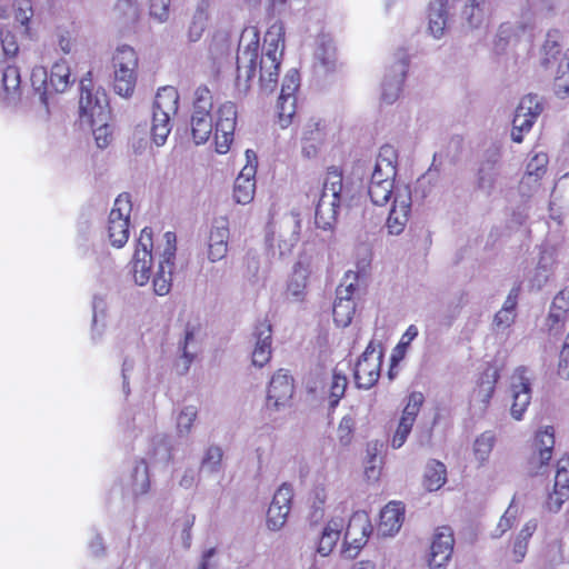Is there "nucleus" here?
Here are the masks:
<instances>
[{
    "label": "nucleus",
    "instance_id": "f257e3e1",
    "mask_svg": "<svg viewBox=\"0 0 569 569\" xmlns=\"http://www.w3.org/2000/svg\"><path fill=\"white\" fill-rule=\"evenodd\" d=\"M284 50V28L274 22L267 30L262 52L259 54L257 31L243 33L237 53L236 88L246 94L259 68V88L262 94H270L278 84L279 69Z\"/></svg>",
    "mask_w": 569,
    "mask_h": 569
},
{
    "label": "nucleus",
    "instance_id": "f03ea898",
    "mask_svg": "<svg viewBox=\"0 0 569 569\" xmlns=\"http://www.w3.org/2000/svg\"><path fill=\"white\" fill-rule=\"evenodd\" d=\"M347 202L342 173L331 168L326 176L321 197L316 208L315 222L319 229H335L339 208Z\"/></svg>",
    "mask_w": 569,
    "mask_h": 569
},
{
    "label": "nucleus",
    "instance_id": "7ed1b4c3",
    "mask_svg": "<svg viewBox=\"0 0 569 569\" xmlns=\"http://www.w3.org/2000/svg\"><path fill=\"white\" fill-rule=\"evenodd\" d=\"M114 68L113 89L123 98L132 96L137 82L138 58L129 46L117 48L112 58Z\"/></svg>",
    "mask_w": 569,
    "mask_h": 569
},
{
    "label": "nucleus",
    "instance_id": "20e7f679",
    "mask_svg": "<svg viewBox=\"0 0 569 569\" xmlns=\"http://www.w3.org/2000/svg\"><path fill=\"white\" fill-rule=\"evenodd\" d=\"M91 72L87 73L80 82L79 110L82 122L98 120L99 122L110 119L108 96L103 89H93Z\"/></svg>",
    "mask_w": 569,
    "mask_h": 569
},
{
    "label": "nucleus",
    "instance_id": "39448f33",
    "mask_svg": "<svg viewBox=\"0 0 569 569\" xmlns=\"http://www.w3.org/2000/svg\"><path fill=\"white\" fill-rule=\"evenodd\" d=\"M212 96L208 88L199 87L194 92L193 111L191 114V133L197 144L208 141L212 133L213 120L210 113Z\"/></svg>",
    "mask_w": 569,
    "mask_h": 569
},
{
    "label": "nucleus",
    "instance_id": "423d86ee",
    "mask_svg": "<svg viewBox=\"0 0 569 569\" xmlns=\"http://www.w3.org/2000/svg\"><path fill=\"white\" fill-rule=\"evenodd\" d=\"M382 357L381 343L370 341L356 363L353 376L358 388L368 390L378 382Z\"/></svg>",
    "mask_w": 569,
    "mask_h": 569
},
{
    "label": "nucleus",
    "instance_id": "0eeeda50",
    "mask_svg": "<svg viewBox=\"0 0 569 569\" xmlns=\"http://www.w3.org/2000/svg\"><path fill=\"white\" fill-rule=\"evenodd\" d=\"M132 204L128 193L119 194L108 220V237L116 248H122L129 239V219Z\"/></svg>",
    "mask_w": 569,
    "mask_h": 569
},
{
    "label": "nucleus",
    "instance_id": "6e6552de",
    "mask_svg": "<svg viewBox=\"0 0 569 569\" xmlns=\"http://www.w3.org/2000/svg\"><path fill=\"white\" fill-rule=\"evenodd\" d=\"M164 244L160 252L158 271L153 278V291L158 296H166L172 286V270L177 252V237L174 232L163 234Z\"/></svg>",
    "mask_w": 569,
    "mask_h": 569
},
{
    "label": "nucleus",
    "instance_id": "1a4fd4ad",
    "mask_svg": "<svg viewBox=\"0 0 569 569\" xmlns=\"http://www.w3.org/2000/svg\"><path fill=\"white\" fill-rule=\"evenodd\" d=\"M152 230L144 227L137 241V247L132 258V276L134 283L142 287L146 286L151 277L152 270Z\"/></svg>",
    "mask_w": 569,
    "mask_h": 569
},
{
    "label": "nucleus",
    "instance_id": "9d476101",
    "mask_svg": "<svg viewBox=\"0 0 569 569\" xmlns=\"http://www.w3.org/2000/svg\"><path fill=\"white\" fill-rule=\"evenodd\" d=\"M542 110L541 99L537 94L529 93L522 97L512 120V141L517 143L522 142L523 133L530 131Z\"/></svg>",
    "mask_w": 569,
    "mask_h": 569
},
{
    "label": "nucleus",
    "instance_id": "9b49d317",
    "mask_svg": "<svg viewBox=\"0 0 569 569\" xmlns=\"http://www.w3.org/2000/svg\"><path fill=\"white\" fill-rule=\"evenodd\" d=\"M300 86V77L296 69H290L283 77L280 96L277 102L279 123L287 128L296 114V91Z\"/></svg>",
    "mask_w": 569,
    "mask_h": 569
},
{
    "label": "nucleus",
    "instance_id": "f8f14e48",
    "mask_svg": "<svg viewBox=\"0 0 569 569\" xmlns=\"http://www.w3.org/2000/svg\"><path fill=\"white\" fill-rule=\"evenodd\" d=\"M408 54L400 50L397 53L396 61L387 69L381 82V100L387 104H392L399 97L401 86L407 74Z\"/></svg>",
    "mask_w": 569,
    "mask_h": 569
},
{
    "label": "nucleus",
    "instance_id": "ddd939ff",
    "mask_svg": "<svg viewBox=\"0 0 569 569\" xmlns=\"http://www.w3.org/2000/svg\"><path fill=\"white\" fill-rule=\"evenodd\" d=\"M301 216L297 211L284 214L278 222L277 232H272V237L268 236V241L274 240L277 234L278 249L280 257L290 254L300 240L301 233Z\"/></svg>",
    "mask_w": 569,
    "mask_h": 569
},
{
    "label": "nucleus",
    "instance_id": "4468645a",
    "mask_svg": "<svg viewBox=\"0 0 569 569\" xmlns=\"http://www.w3.org/2000/svg\"><path fill=\"white\" fill-rule=\"evenodd\" d=\"M528 370L519 367L510 378V397L512 399L510 413L515 420H521L531 401V382Z\"/></svg>",
    "mask_w": 569,
    "mask_h": 569
},
{
    "label": "nucleus",
    "instance_id": "2eb2a0df",
    "mask_svg": "<svg viewBox=\"0 0 569 569\" xmlns=\"http://www.w3.org/2000/svg\"><path fill=\"white\" fill-rule=\"evenodd\" d=\"M411 190L408 186L399 187L395 192V200L387 218L388 232L399 236L406 228L411 212Z\"/></svg>",
    "mask_w": 569,
    "mask_h": 569
},
{
    "label": "nucleus",
    "instance_id": "dca6fc26",
    "mask_svg": "<svg viewBox=\"0 0 569 569\" xmlns=\"http://www.w3.org/2000/svg\"><path fill=\"white\" fill-rule=\"evenodd\" d=\"M237 121L236 104L228 101L220 106L216 120V150L219 153H226L229 150L233 139V132Z\"/></svg>",
    "mask_w": 569,
    "mask_h": 569
},
{
    "label": "nucleus",
    "instance_id": "f3484780",
    "mask_svg": "<svg viewBox=\"0 0 569 569\" xmlns=\"http://www.w3.org/2000/svg\"><path fill=\"white\" fill-rule=\"evenodd\" d=\"M455 538L450 527L442 526L437 528L428 558L430 569H445L451 559Z\"/></svg>",
    "mask_w": 569,
    "mask_h": 569
},
{
    "label": "nucleus",
    "instance_id": "a211bd4d",
    "mask_svg": "<svg viewBox=\"0 0 569 569\" xmlns=\"http://www.w3.org/2000/svg\"><path fill=\"white\" fill-rule=\"evenodd\" d=\"M293 395L291 377L282 369L274 373L270 380L266 408L267 410L279 411L289 405Z\"/></svg>",
    "mask_w": 569,
    "mask_h": 569
},
{
    "label": "nucleus",
    "instance_id": "6ab92c4d",
    "mask_svg": "<svg viewBox=\"0 0 569 569\" xmlns=\"http://www.w3.org/2000/svg\"><path fill=\"white\" fill-rule=\"evenodd\" d=\"M293 491L291 486L283 483L276 491L267 512V525L271 530H280L291 509Z\"/></svg>",
    "mask_w": 569,
    "mask_h": 569
},
{
    "label": "nucleus",
    "instance_id": "aec40b11",
    "mask_svg": "<svg viewBox=\"0 0 569 569\" xmlns=\"http://www.w3.org/2000/svg\"><path fill=\"white\" fill-rule=\"evenodd\" d=\"M372 526L370 518L366 511H356L347 526L345 541L356 550L361 549L370 533Z\"/></svg>",
    "mask_w": 569,
    "mask_h": 569
},
{
    "label": "nucleus",
    "instance_id": "412c9836",
    "mask_svg": "<svg viewBox=\"0 0 569 569\" xmlns=\"http://www.w3.org/2000/svg\"><path fill=\"white\" fill-rule=\"evenodd\" d=\"M548 162V156L543 152L535 154L529 160L519 186L522 196L529 197L538 188L539 180L546 173Z\"/></svg>",
    "mask_w": 569,
    "mask_h": 569
},
{
    "label": "nucleus",
    "instance_id": "4be33fe9",
    "mask_svg": "<svg viewBox=\"0 0 569 569\" xmlns=\"http://www.w3.org/2000/svg\"><path fill=\"white\" fill-rule=\"evenodd\" d=\"M254 348L252 351V363L256 367H263L271 359V341L272 330L271 325L260 322L253 331Z\"/></svg>",
    "mask_w": 569,
    "mask_h": 569
},
{
    "label": "nucleus",
    "instance_id": "5701e85b",
    "mask_svg": "<svg viewBox=\"0 0 569 569\" xmlns=\"http://www.w3.org/2000/svg\"><path fill=\"white\" fill-rule=\"evenodd\" d=\"M449 0H430L428 6V31L435 39L445 36L449 21Z\"/></svg>",
    "mask_w": 569,
    "mask_h": 569
},
{
    "label": "nucleus",
    "instance_id": "b1692460",
    "mask_svg": "<svg viewBox=\"0 0 569 569\" xmlns=\"http://www.w3.org/2000/svg\"><path fill=\"white\" fill-rule=\"evenodd\" d=\"M569 458L560 459L557 463L553 493L550 495L548 506L550 510L558 511L565 499L569 497V476L567 468Z\"/></svg>",
    "mask_w": 569,
    "mask_h": 569
},
{
    "label": "nucleus",
    "instance_id": "393cba45",
    "mask_svg": "<svg viewBox=\"0 0 569 569\" xmlns=\"http://www.w3.org/2000/svg\"><path fill=\"white\" fill-rule=\"evenodd\" d=\"M405 508L400 502H389L380 512L378 531L381 536H393L398 532L403 522Z\"/></svg>",
    "mask_w": 569,
    "mask_h": 569
},
{
    "label": "nucleus",
    "instance_id": "a878e982",
    "mask_svg": "<svg viewBox=\"0 0 569 569\" xmlns=\"http://www.w3.org/2000/svg\"><path fill=\"white\" fill-rule=\"evenodd\" d=\"M499 177V170L495 160H483L480 162L475 179V190L490 197Z\"/></svg>",
    "mask_w": 569,
    "mask_h": 569
},
{
    "label": "nucleus",
    "instance_id": "bb28decb",
    "mask_svg": "<svg viewBox=\"0 0 569 569\" xmlns=\"http://www.w3.org/2000/svg\"><path fill=\"white\" fill-rule=\"evenodd\" d=\"M256 166H246L234 181L233 198L241 204L250 203L256 191Z\"/></svg>",
    "mask_w": 569,
    "mask_h": 569
},
{
    "label": "nucleus",
    "instance_id": "cd10ccee",
    "mask_svg": "<svg viewBox=\"0 0 569 569\" xmlns=\"http://www.w3.org/2000/svg\"><path fill=\"white\" fill-rule=\"evenodd\" d=\"M556 264V249L545 248L540 253L538 264L535 269L533 276L530 279L532 287L540 289L547 283L553 272Z\"/></svg>",
    "mask_w": 569,
    "mask_h": 569
},
{
    "label": "nucleus",
    "instance_id": "c85d7f7f",
    "mask_svg": "<svg viewBox=\"0 0 569 569\" xmlns=\"http://www.w3.org/2000/svg\"><path fill=\"white\" fill-rule=\"evenodd\" d=\"M172 438L166 433L156 435L148 450V459L154 465H167L172 459Z\"/></svg>",
    "mask_w": 569,
    "mask_h": 569
},
{
    "label": "nucleus",
    "instance_id": "c756f323",
    "mask_svg": "<svg viewBox=\"0 0 569 569\" xmlns=\"http://www.w3.org/2000/svg\"><path fill=\"white\" fill-rule=\"evenodd\" d=\"M569 313V287H566L556 295L552 300L548 321L550 330L558 331Z\"/></svg>",
    "mask_w": 569,
    "mask_h": 569
},
{
    "label": "nucleus",
    "instance_id": "7c9ffc66",
    "mask_svg": "<svg viewBox=\"0 0 569 569\" xmlns=\"http://www.w3.org/2000/svg\"><path fill=\"white\" fill-rule=\"evenodd\" d=\"M323 262V254L312 244H306L299 253L293 268L311 276Z\"/></svg>",
    "mask_w": 569,
    "mask_h": 569
},
{
    "label": "nucleus",
    "instance_id": "2f4dec72",
    "mask_svg": "<svg viewBox=\"0 0 569 569\" xmlns=\"http://www.w3.org/2000/svg\"><path fill=\"white\" fill-rule=\"evenodd\" d=\"M179 350L181 351V358L183 360L182 373H184L189 370L190 365L199 351L196 326L190 323L186 326L183 341L179 343Z\"/></svg>",
    "mask_w": 569,
    "mask_h": 569
},
{
    "label": "nucleus",
    "instance_id": "473e14b6",
    "mask_svg": "<svg viewBox=\"0 0 569 569\" xmlns=\"http://www.w3.org/2000/svg\"><path fill=\"white\" fill-rule=\"evenodd\" d=\"M561 33L558 30H550L547 36L546 40L541 48V64L545 68H550L557 62H561L560 56H561Z\"/></svg>",
    "mask_w": 569,
    "mask_h": 569
},
{
    "label": "nucleus",
    "instance_id": "72a5a7b5",
    "mask_svg": "<svg viewBox=\"0 0 569 569\" xmlns=\"http://www.w3.org/2000/svg\"><path fill=\"white\" fill-rule=\"evenodd\" d=\"M179 93L174 87L167 86L158 90L154 102L153 112H166L167 114H176L178 111Z\"/></svg>",
    "mask_w": 569,
    "mask_h": 569
},
{
    "label": "nucleus",
    "instance_id": "f704fd0d",
    "mask_svg": "<svg viewBox=\"0 0 569 569\" xmlns=\"http://www.w3.org/2000/svg\"><path fill=\"white\" fill-rule=\"evenodd\" d=\"M342 527L341 520H331L325 527L322 536L319 540L317 551L322 557L328 556L335 548L337 541L340 538V530Z\"/></svg>",
    "mask_w": 569,
    "mask_h": 569
},
{
    "label": "nucleus",
    "instance_id": "c9c22d12",
    "mask_svg": "<svg viewBox=\"0 0 569 569\" xmlns=\"http://www.w3.org/2000/svg\"><path fill=\"white\" fill-rule=\"evenodd\" d=\"M446 466L437 460H431L428 462L425 471V486L429 491H436L440 489L447 478Z\"/></svg>",
    "mask_w": 569,
    "mask_h": 569
},
{
    "label": "nucleus",
    "instance_id": "e433bc0d",
    "mask_svg": "<svg viewBox=\"0 0 569 569\" xmlns=\"http://www.w3.org/2000/svg\"><path fill=\"white\" fill-rule=\"evenodd\" d=\"M171 116L172 114H167L166 112H152L151 137L158 147L166 143L171 132Z\"/></svg>",
    "mask_w": 569,
    "mask_h": 569
},
{
    "label": "nucleus",
    "instance_id": "4c0bfd02",
    "mask_svg": "<svg viewBox=\"0 0 569 569\" xmlns=\"http://www.w3.org/2000/svg\"><path fill=\"white\" fill-rule=\"evenodd\" d=\"M117 19L124 26L134 24L140 18L138 0H118L114 6Z\"/></svg>",
    "mask_w": 569,
    "mask_h": 569
},
{
    "label": "nucleus",
    "instance_id": "58836bf2",
    "mask_svg": "<svg viewBox=\"0 0 569 569\" xmlns=\"http://www.w3.org/2000/svg\"><path fill=\"white\" fill-rule=\"evenodd\" d=\"M398 188H395L393 180H385L383 183L369 182L368 194L373 204L385 206L391 198L395 200Z\"/></svg>",
    "mask_w": 569,
    "mask_h": 569
},
{
    "label": "nucleus",
    "instance_id": "ea45409f",
    "mask_svg": "<svg viewBox=\"0 0 569 569\" xmlns=\"http://www.w3.org/2000/svg\"><path fill=\"white\" fill-rule=\"evenodd\" d=\"M533 451L540 453L543 459L552 458V450L555 447V431L552 427H546L538 430L533 440Z\"/></svg>",
    "mask_w": 569,
    "mask_h": 569
},
{
    "label": "nucleus",
    "instance_id": "a19ab883",
    "mask_svg": "<svg viewBox=\"0 0 569 569\" xmlns=\"http://www.w3.org/2000/svg\"><path fill=\"white\" fill-rule=\"evenodd\" d=\"M310 276L292 267V272L287 284V292L295 301H302L307 293Z\"/></svg>",
    "mask_w": 569,
    "mask_h": 569
},
{
    "label": "nucleus",
    "instance_id": "79ce46f5",
    "mask_svg": "<svg viewBox=\"0 0 569 569\" xmlns=\"http://www.w3.org/2000/svg\"><path fill=\"white\" fill-rule=\"evenodd\" d=\"M355 311L356 303L353 299H336L332 309L333 320L336 325L342 328L349 326L351 323Z\"/></svg>",
    "mask_w": 569,
    "mask_h": 569
},
{
    "label": "nucleus",
    "instance_id": "37998d69",
    "mask_svg": "<svg viewBox=\"0 0 569 569\" xmlns=\"http://www.w3.org/2000/svg\"><path fill=\"white\" fill-rule=\"evenodd\" d=\"M70 81V68L64 60L56 62L50 72V86L57 92H63L67 90Z\"/></svg>",
    "mask_w": 569,
    "mask_h": 569
},
{
    "label": "nucleus",
    "instance_id": "c03bdc74",
    "mask_svg": "<svg viewBox=\"0 0 569 569\" xmlns=\"http://www.w3.org/2000/svg\"><path fill=\"white\" fill-rule=\"evenodd\" d=\"M316 62L325 71L333 70L336 66V48L330 40H321L316 49Z\"/></svg>",
    "mask_w": 569,
    "mask_h": 569
},
{
    "label": "nucleus",
    "instance_id": "a18cd8bd",
    "mask_svg": "<svg viewBox=\"0 0 569 569\" xmlns=\"http://www.w3.org/2000/svg\"><path fill=\"white\" fill-rule=\"evenodd\" d=\"M206 6H207L206 2L202 1L198 6V8L192 17V21H191L189 30H188V38L191 42H196V41L200 40V38L202 37V34L207 28L208 12H207Z\"/></svg>",
    "mask_w": 569,
    "mask_h": 569
},
{
    "label": "nucleus",
    "instance_id": "49530a36",
    "mask_svg": "<svg viewBox=\"0 0 569 569\" xmlns=\"http://www.w3.org/2000/svg\"><path fill=\"white\" fill-rule=\"evenodd\" d=\"M223 451L219 446L212 445L206 450L200 465V471L217 473L221 470Z\"/></svg>",
    "mask_w": 569,
    "mask_h": 569
},
{
    "label": "nucleus",
    "instance_id": "de8ad7c7",
    "mask_svg": "<svg viewBox=\"0 0 569 569\" xmlns=\"http://www.w3.org/2000/svg\"><path fill=\"white\" fill-rule=\"evenodd\" d=\"M197 417L198 408L196 406H184L177 416V435L179 437L189 436Z\"/></svg>",
    "mask_w": 569,
    "mask_h": 569
},
{
    "label": "nucleus",
    "instance_id": "09e8293b",
    "mask_svg": "<svg viewBox=\"0 0 569 569\" xmlns=\"http://www.w3.org/2000/svg\"><path fill=\"white\" fill-rule=\"evenodd\" d=\"M536 529L537 522L535 520H529L520 530L513 545V555L515 560L517 562H520L525 558L527 552L528 540L533 535Z\"/></svg>",
    "mask_w": 569,
    "mask_h": 569
},
{
    "label": "nucleus",
    "instance_id": "8fccbe9b",
    "mask_svg": "<svg viewBox=\"0 0 569 569\" xmlns=\"http://www.w3.org/2000/svg\"><path fill=\"white\" fill-rule=\"evenodd\" d=\"M496 442V436L492 431H485L475 441L473 452L476 459L481 463L488 460Z\"/></svg>",
    "mask_w": 569,
    "mask_h": 569
},
{
    "label": "nucleus",
    "instance_id": "3c124183",
    "mask_svg": "<svg viewBox=\"0 0 569 569\" xmlns=\"http://www.w3.org/2000/svg\"><path fill=\"white\" fill-rule=\"evenodd\" d=\"M108 122L109 120L99 122L97 119L87 122L92 128V133L97 146L101 149L108 147L112 139Z\"/></svg>",
    "mask_w": 569,
    "mask_h": 569
},
{
    "label": "nucleus",
    "instance_id": "603ef678",
    "mask_svg": "<svg viewBox=\"0 0 569 569\" xmlns=\"http://www.w3.org/2000/svg\"><path fill=\"white\" fill-rule=\"evenodd\" d=\"M20 72L14 66H7L2 71L1 87L4 92L14 94L20 88Z\"/></svg>",
    "mask_w": 569,
    "mask_h": 569
},
{
    "label": "nucleus",
    "instance_id": "864d4df0",
    "mask_svg": "<svg viewBox=\"0 0 569 569\" xmlns=\"http://www.w3.org/2000/svg\"><path fill=\"white\" fill-rule=\"evenodd\" d=\"M423 396L421 392H412L408 398V402L402 411L400 420L406 422L415 423L416 418L420 411V408L423 403Z\"/></svg>",
    "mask_w": 569,
    "mask_h": 569
},
{
    "label": "nucleus",
    "instance_id": "5fc2aeb1",
    "mask_svg": "<svg viewBox=\"0 0 569 569\" xmlns=\"http://www.w3.org/2000/svg\"><path fill=\"white\" fill-rule=\"evenodd\" d=\"M133 492L136 495H143L150 488V480L148 476V467L144 461H141L134 467L133 470Z\"/></svg>",
    "mask_w": 569,
    "mask_h": 569
},
{
    "label": "nucleus",
    "instance_id": "6e6d98bb",
    "mask_svg": "<svg viewBox=\"0 0 569 569\" xmlns=\"http://www.w3.org/2000/svg\"><path fill=\"white\" fill-rule=\"evenodd\" d=\"M555 90L560 98H565L569 94V60H567V62L561 61L558 64L555 78Z\"/></svg>",
    "mask_w": 569,
    "mask_h": 569
},
{
    "label": "nucleus",
    "instance_id": "4d7b16f0",
    "mask_svg": "<svg viewBox=\"0 0 569 569\" xmlns=\"http://www.w3.org/2000/svg\"><path fill=\"white\" fill-rule=\"evenodd\" d=\"M358 288V276L353 272H347L336 290V299L347 300L352 299L356 289Z\"/></svg>",
    "mask_w": 569,
    "mask_h": 569
},
{
    "label": "nucleus",
    "instance_id": "13d9d810",
    "mask_svg": "<svg viewBox=\"0 0 569 569\" xmlns=\"http://www.w3.org/2000/svg\"><path fill=\"white\" fill-rule=\"evenodd\" d=\"M348 385V379L346 375L333 371L332 381L330 385V405L335 407L338 405L339 400L343 397L346 388Z\"/></svg>",
    "mask_w": 569,
    "mask_h": 569
},
{
    "label": "nucleus",
    "instance_id": "bf43d9fd",
    "mask_svg": "<svg viewBox=\"0 0 569 569\" xmlns=\"http://www.w3.org/2000/svg\"><path fill=\"white\" fill-rule=\"evenodd\" d=\"M486 9L479 8H462L461 19L463 24L471 29H479L485 22Z\"/></svg>",
    "mask_w": 569,
    "mask_h": 569
},
{
    "label": "nucleus",
    "instance_id": "052dcab7",
    "mask_svg": "<svg viewBox=\"0 0 569 569\" xmlns=\"http://www.w3.org/2000/svg\"><path fill=\"white\" fill-rule=\"evenodd\" d=\"M171 0H150L149 14L159 23H166L170 18Z\"/></svg>",
    "mask_w": 569,
    "mask_h": 569
},
{
    "label": "nucleus",
    "instance_id": "680f3d73",
    "mask_svg": "<svg viewBox=\"0 0 569 569\" xmlns=\"http://www.w3.org/2000/svg\"><path fill=\"white\" fill-rule=\"evenodd\" d=\"M550 460L551 459H543V457L540 453L532 451L526 465L527 475L529 477L543 476L548 470Z\"/></svg>",
    "mask_w": 569,
    "mask_h": 569
},
{
    "label": "nucleus",
    "instance_id": "e2e57ef3",
    "mask_svg": "<svg viewBox=\"0 0 569 569\" xmlns=\"http://www.w3.org/2000/svg\"><path fill=\"white\" fill-rule=\"evenodd\" d=\"M229 239V228L228 221L226 218H218L214 220L210 236H209V244L216 243H228Z\"/></svg>",
    "mask_w": 569,
    "mask_h": 569
},
{
    "label": "nucleus",
    "instance_id": "0e129e2a",
    "mask_svg": "<svg viewBox=\"0 0 569 569\" xmlns=\"http://www.w3.org/2000/svg\"><path fill=\"white\" fill-rule=\"evenodd\" d=\"M396 150L392 146H383L380 149L379 156L377 158V163L383 166V169H386L387 174H396Z\"/></svg>",
    "mask_w": 569,
    "mask_h": 569
},
{
    "label": "nucleus",
    "instance_id": "69168bd1",
    "mask_svg": "<svg viewBox=\"0 0 569 569\" xmlns=\"http://www.w3.org/2000/svg\"><path fill=\"white\" fill-rule=\"evenodd\" d=\"M323 127L320 120L311 119L305 124L302 141L323 142Z\"/></svg>",
    "mask_w": 569,
    "mask_h": 569
},
{
    "label": "nucleus",
    "instance_id": "338daca9",
    "mask_svg": "<svg viewBox=\"0 0 569 569\" xmlns=\"http://www.w3.org/2000/svg\"><path fill=\"white\" fill-rule=\"evenodd\" d=\"M326 492L323 489L315 490V498L311 505V511L309 515L310 521L312 523H318L322 520L325 516V503H326Z\"/></svg>",
    "mask_w": 569,
    "mask_h": 569
},
{
    "label": "nucleus",
    "instance_id": "774afa93",
    "mask_svg": "<svg viewBox=\"0 0 569 569\" xmlns=\"http://www.w3.org/2000/svg\"><path fill=\"white\" fill-rule=\"evenodd\" d=\"M0 42L4 56L14 57L17 54L19 47L16 36L10 30H0Z\"/></svg>",
    "mask_w": 569,
    "mask_h": 569
}]
</instances>
